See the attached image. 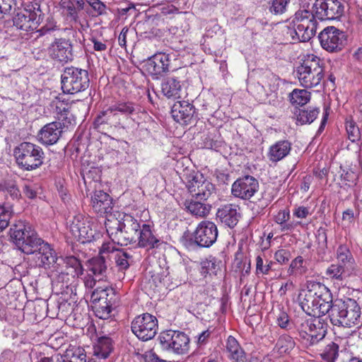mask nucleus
<instances>
[{
	"instance_id": "nucleus-46",
	"label": "nucleus",
	"mask_w": 362,
	"mask_h": 362,
	"mask_svg": "<svg viewBox=\"0 0 362 362\" xmlns=\"http://www.w3.org/2000/svg\"><path fill=\"white\" fill-rule=\"evenodd\" d=\"M117 115L120 113L127 116L136 112L137 106L132 102L118 101L113 104Z\"/></svg>"
},
{
	"instance_id": "nucleus-21",
	"label": "nucleus",
	"mask_w": 362,
	"mask_h": 362,
	"mask_svg": "<svg viewBox=\"0 0 362 362\" xmlns=\"http://www.w3.org/2000/svg\"><path fill=\"white\" fill-rule=\"evenodd\" d=\"M194 113V106L187 101H177L171 109L173 118L181 124L190 123Z\"/></svg>"
},
{
	"instance_id": "nucleus-13",
	"label": "nucleus",
	"mask_w": 362,
	"mask_h": 362,
	"mask_svg": "<svg viewBox=\"0 0 362 362\" xmlns=\"http://www.w3.org/2000/svg\"><path fill=\"white\" fill-rule=\"evenodd\" d=\"M322 47L330 52L341 50L346 44L345 33L334 26L325 28L319 35Z\"/></svg>"
},
{
	"instance_id": "nucleus-23",
	"label": "nucleus",
	"mask_w": 362,
	"mask_h": 362,
	"mask_svg": "<svg viewBox=\"0 0 362 362\" xmlns=\"http://www.w3.org/2000/svg\"><path fill=\"white\" fill-rule=\"evenodd\" d=\"M216 216L225 226L233 228L240 218V207L232 204L223 205L218 209Z\"/></svg>"
},
{
	"instance_id": "nucleus-61",
	"label": "nucleus",
	"mask_w": 362,
	"mask_h": 362,
	"mask_svg": "<svg viewBox=\"0 0 362 362\" xmlns=\"http://www.w3.org/2000/svg\"><path fill=\"white\" fill-rule=\"evenodd\" d=\"M277 325L282 329H288L291 328V322L286 313L281 311L276 317Z\"/></svg>"
},
{
	"instance_id": "nucleus-57",
	"label": "nucleus",
	"mask_w": 362,
	"mask_h": 362,
	"mask_svg": "<svg viewBox=\"0 0 362 362\" xmlns=\"http://www.w3.org/2000/svg\"><path fill=\"white\" fill-rule=\"evenodd\" d=\"M40 190V187L38 185L32 182H28L25 184L23 187V192L25 195L30 199H34L39 193Z\"/></svg>"
},
{
	"instance_id": "nucleus-64",
	"label": "nucleus",
	"mask_w": 362,
	"mask_h": 362,
	"mask_svg": "<svg viewBox=\"0 0 362 362\" xmlns=\"http://www.w3.org/2000/svg\"><path fill=\"white\" fill-rule=\"evenodd\" d=\"M256 274H268V266L264 263V260L260 255L256 257Z\"/></svg>"
},
{
	"instance_id": "nucleus-63",
	"label": "nucleus",
	"mask_w": 362,
	"mask_h": 362,
	"mask_svg": "<svg viewBox=\"0 0 362 362\" xmlns=\"http://www.w3.org/2000/svg\"><path fill=\"white\" fill-rule=\"evenodd\" d=\"M93 8L97 14L101 15L105 13L106 6L100 0H86Z\"/></svg>"
},
{
	"instance_id": "nucleus-25",
	"label": "nucleus",
	"mask_w": 362,
	"mask_h": 362,
	"mask_svg": "<svg viewBox=\"0 0 362 362\" xmlns=\"http://www.w3.org/2000/svg\"><path fill=\"white\" fill-rule=\"evenodd\" d=\"M112 200L110 195L103 190H96L91 196V205L95 212L107 214L112 209Z\"/></svg>"
},
{
	"instance_id": "nucleus-55",
	"label": "nucleus",
	"mask_w": 362,
	"mask_h": 362,
	"mask_svg": "<svg viewBox=\"0 0 362 362\" xmlns=\"http://www.w3.org/2000/svg\"><path fill=\"white\" fill-rule=\"evenodd\" d=\"M327 0H316L313 5V12L317 18L320 20H325Z\"/></svg>"
},
{
	"instance_id": "nucleus-39",
	"label": "nucleus",
	"mask_w": 362,
	"mask_h": 362,
	"mask_svg": "<svg viewBox=\"0 0 362 362\" xmlns=\"http://www.w3.org/2000/svg\"><path fill=\"white\" fill-rule=\"evenodd\" d=\"M325 20H332L341 16L344 12V6L339 0H327Z\"/></svg>"
},
{
	"instance_id": "nucleus-15",
	"label": "nucleus",
	"mask_w": 362,
	"mask_h": 362,
	"mask_svg": "<svg viewBox=\"0 0 362 362\" xmlns=\"http://www.w3.org/2000/svg\"><path fill=\"white\" fill-rule=\"evenodd\" d=\"M218 237L217 226L214 222L203 221L199 223L194 234L195 243L201 246L209 247L212 245Z\"/></svg>"
},
{
	"instance_id": "nucleus-36",
	"label": "nucleus",
	"mask_w": 362,
	"mask_h": 362,
	"mask_svg": "<svg viewBox=\"0 0 362 362\" xmlns=\"http://www.w3.org/2000/svg\"><path fill=\"white\" fill-rule=\"evenodd\" d=\"M226 349L230 354V357L235 362L246 361V356L244 351L241 349L238 341L232 336H229L226 341Z\"/></svg>"
},
{
	"instance_id": "nucleus-38",
	"label": "nucleus",
	"mask_w": 362,
	"mask_h": 362,
	"mask_svg": "<svg viewBox=\"0 0 362 362\" xmlns=\"http://www.w3.org/2000/svg\"><path fill=\"white\" fill-rule=\"evenodd\" d=\"M94 355L101 358H106L112 350V340L110 337H100L93 347Z\"/></svg>"
},
{
	"instance_id": "nucleus-44",
	"label": "nucleus",
	"mask_w": 362,
	"mask_h": 362,
	"mask_svg": "<svg viewBox=\"0 0 362 362\" xmlns=\"http://www.w3.org/2000/svg\"><path fill=\"white\" fill-rule=\"evenodd\" d=\"M345 127L349 139L352 143L359 141L361 139V132L358 127L351 117L346 119Z\"/></svg>"
},
{
	"instance_id": "nucleus-28",
	"label": "nucleus",
	"mask_w": 362,
	"mask_h": 362,
	"mask_svg": "<svg viewBox=\"0 0 362 362\" xmlns=\"http://www.w3.org/2000/svg\"><path fill=\"white\" fill-rule=\"evenodd\" d=\"M325 275L331 281L341 284L344 283L347 278L356 276L337 262L331 264L326 269Z\"/></svg>"
},
{
	"instance_id": "nucleus-9",
	"label": "nucleus",
	"mask_w": 362,
	"mask_h": 362,
	"mask_svg": "<svg viewBox=\"0 0 362 362\" xmlns=\"http://www.w3.org/2000/svg\"><path fill=\"white\" fill-rule=\"evenodd\" d=\"M159 341L163 350L177 355H185L189 351L190 339L183 332L164 331L159 335Z\"/></svg>"
},
{
	"instance_id": "nucleus-54",
	"label": "nucleus",
	"mask_w": 362,
	"mask_h": 362,
	"mask_svg": "<svg viewBox=\"0 0 362 362\" xmlns=\"http://www.w3.org/2000/svg\"><path fill=\"white\" fill-rule=\"evenodd\" d=\"M357 175L352 171L343 170L340 175V184L341 185L351 187L356 184Z\"/></svg>"
},
{
	"instance_id": "nucleus-1",
	"label": "nucleus",
	"mask_w": 362,
	"mask_h": 362,
	"mask_svg": "<svg viewBox=\"0 0 362 362\" xmlns=\"http://www.w3.org/2000/svg\"><path fill=\"white\" fill-rule=\"evenodd\" d=\"M10 237L21 252L33 255L35 267L49 269L54 281L67 287L71 278L82 275L83 267L79 259L74 256L58 257L53 247L40 238L28 223L19 221L15 223L10 228Z\"/></svg>"
},
{
	"instance_id": "nucleus-5",
	"label": "nucleus",
	"mask_w": 362,
	"mask_h": 362,
	"mask_svg": "<svg viewBox=\"0 0 362 362\" xmlns=\"http://www.w3.org/2000/svg\"><path fill=\"white\" fill-rule=\"evenodd\" d=\"M329 318L334 326L351 327L361 322V308L352 298L336 299Z\"/></svg>"
},
{
	"instance_id": "nucleus-59",
	"label": "nucleus",
	"mask_w": 362,
	"mask_h": 362,
	"mask_svg": "<svg viewBox=\"0 0 362 362\" xmlns=\"http://www.w3.org/2000/svg\"><path fill=\"white\" fill-rule=\"evenodd\" d=\"M354 221V213L352 209H347L343 212L341 226L343 228H346L351 226Z\"/></svg>"
},
{
	"instance_id": "nucleus-50",
	"label": "nucleus",
	"mask_w": 362,
	"mask_h": 362,
	"mask_svg": "<svg viewBox=\"0 0 362 362\" xmlns=\"http://www.w3.org/2000/svg\"><path fill=\"white\" fill-rule=\"evenodd\" d=\"M117 112L114 108L113 104L108 107L107 109L103 110L96 117L95 123L98 124H102L104 123L110 122L116 116Z\"/></svg>"
},
{
	"instance_id": "nucleus-30",
	"label": "nucleus",
	"mask_w": 362,
	"mask_h": 362,
	"mask_svg": "<svg viewBox=\"0 0 362 362\" xmlns=\"http://www.w3.org/2000/svg\"><path fill=\"white\" fill-rule=\"evenodd\" d=\"M60 8L63 13L74 21L78 19V13L83 10L85 2L83 0H61Z\"/></svg>"
},
{
	"instance_id": "nucleus-42",
	"label": "nucleus",
	"mask_w": 362,
	"mask_h": 362,
	"mask_svg": "<svg viewBox=\"0 0 362 362\" xmlns=\"http://www.w3.org/2000/svg\"><path fill=\"white\" fill-rule=\"evenodd\" d=\"M310 100V93L305 89H294L290 93V101L293 105H304Z\"/></svg>"
},
{
	"instance_id": "nucleus-47",
	"label": "nucleus",
	"mask_w": 362,
	"mask_h": 362,
	"mask_svg": "<svg viewBox=\"0 0 362 362\" xmlns=\"http://www.w3.org/2000/svg\"><path fill=\"white\" fill-rule=\"evenodd\" d=\"M0 190L5 193L6 196L9 195L12 199H18L21 192L16 185L13 181H6L0 185Z\"/></svg>"
},
{
	"instance_id": "nucleus-58",
	"label": "nucleus",
	"mask_w": 362,
	"mask_h": 362,
	"mask_svg": "<svg viewBox=\"0 0 362 362\" xmlns=\"http://www.w3.org/2000/svg\"><path fill=\"white\" fill-rule=\"evenodd\" d=\"M83 284L87 289L91 290L97 284L100 285L101 283H98V277L87 271L86 274L83 277Z\"/></svg>"
},
{
	"instance_id": "nucleus-33",
	"label": "nucleus",
	"mask_w": 362,
	"mask_h": 362,
	"mask_svg": "<svg viewBox=\"0 0 362 362\" xmlns=\"http://www.w3.org/2000/svg\"><path fill=\"white\" fill-rule=\"evenodd\" d=\"M106 269L105 256H98L88 261V272L98 277V283L103 282Z\"/></svg>"
},
{
	"instance_id": "nucleus-31",
	"label": "nucleus",
	"mask_w": 362,
	"mask_h": 362,
	"mask_svg": "<svg viewBox=\"0 0 362 362\" xmlns=\"http://www.w3.org/2000/svg\"><path fill=\"white\" fill-rule=\"evenodd\" d=\"M161 90L168 98H180L182 91L180 81L173 76L167 78L161 83Z\"/></svg>"
},
{
	"instance_id": "nucleus-40",
	"label": "nucleus",
	"mask_w": 362,
	"mask_h": 362,
	"mask_svg": "<svg viewBox=\"0 0 362 362\" xmlns=\"http://www.w3.org/2000/svg\"><path fill=\"white\" fill-rule=\"evenodd\" d=\"M58 119L62 122L64 127L71 125L75 118L69 112V106L67 104H64L59 102L56 106Z\"/></svg>"
},
{
	"instance_id": "nucleus-20",
	"label": "nucleus",
	"mask_w": 362,
	"mask_h": 362,
	"mask_svg": "<svg viewBox=\"0 0 362 362\" xmlns=\"http://www.w3.org/2000/svg\"><path fill=\"white\" fill-rule=\"evenodd\" d=\"M136 241L140 247L147 250L158 247L160 244V240L154 235L153 225L150 223H142L138 235H136V239L133 240V242Z\"/></svg>"
},
{
	"instance_id": "nucleus-10",
	"label": "nucleus",
	"mask_w": 362,
	"mask_h": 362,
	"mask_svg": "<svg viewBox=\"0 0 362 362\" xmlns=\"http://www.w3.org/2000/svg\"><path fill=\"white\" fill-rule=\"evenodd\" d=\"M42 11L35 2L30 4L13 18V25L20 30L33 31L37 28L41 21Z\"/></svg>"
},
{
	"instance_id": "nucleus-52",
	"label": "nucleus",
	"mask_w": 362,
	"mask_h": 362,
	"mask_svg": "<svg viewBox=\"0 0 362 362\" xmlns=\"http://www.w3.org/2000/svg\"><path fill=\"white\" fill-rule=\"evenodd\" d=\"M12 214V209L10 206H5L0 204V232L7 228Z\"/></svg>"
},
{
	"instance_id": "nucleus-53",
	"label": "nucleus",
	"mask_w": 362,
	"mask_h": 362,
	"mask_svg": "<svg viewBox=\"0 0 362 362\" xmlns=\"http://www.w3.org/2000/svg\"><path fill=\"white\" fill-rule=\"evenodd\" d=\"M117 265L120 269H126L129 267V259L131 257L127 252L122 250H117L113 257Z\"/></svg>"
},
{
	"instance_id": "nucleus-41",
	"label": "nucleus",
	"mask_w": 362,
	"mask_h": 362,
	"mask_svg": "<svg viewBox=\"0 0 362 362\" xmlns=\"http://www.w3.org/2000/svg\"><path fill=\"white\" fill-rule=\"evenodd\" d=\"M295 346V341L293 338L288 335H281L274 346V350L279 354L289 353Z\"/></svg>"
},
{
	"instance_id": "nucleus-11",
	"label": "nucleus",
	"mask_w": 362,
	"mask_h": 362,
	"mask_svg": "<svg viewBox=\"0 0 362 362\" xmlns=\"http://www.w3.org/2000/svg\"><path fill=\"white\" fill-rule=\"evenodd\" d=\"M132 332L141 340L153 339L158 332V320L149 313L136 316L132 322Z\"/></svg>"
},
{
	"instance_id": "nucleus-8",
	"label": "nucleus",
	"mask_w": 362,
	"mask_h": 362,
	"mask_svg": "<svg viewBox=\"0 0 362 362\" xmlns=\"http://www.w3.org/2000/svg\"><path fill=\"white\" fill-rule=\"evenodd\" d=\"M61 78L62 89L65 93L75 94L85 90L89 86L88 73L84 69L67 67Z\"/></svg>"
},
{
	"instance_id": "nucleus-49",
	"label": "nucleus",
	"mask_w": 362,
	"mask_h": 362,
	"mask_svg": "<svg viewBox=\"0 0 362 362\" xmlns=\"http://www.w3.org/2000/svg\"><path fill=\"white\" fill-rule=\"evenodd\" d=\"M291 0H269V11L275 15L285 13Z\"/></svg>"
},
{
	"instance_id": "nucleus-32",
	"label": "nucleus",
	"mask_w": 362,
	"mask_h": 362,
	"mask_svg": "<svg viewBox=\"0 0 362 362\" xmlns=\"http://www.w3.org/2000/svg\"><path fill=\"white\" fill-rule=\"evenodd\" d=\"M123 231L125 234L132 238V241L136 239V235H138L139 230L142 226L143 221L138 220L136 217L125 214L121 219Z\"/></svg>"
},
{
	"instance_id": "nucleus-48",
	"label": "nucleus",
	"mask_w": 362,
	"mask_h": 362,
	"mask_svg": "<svg viewBox=\"0 0 362 362\" xmlns=\"http://www.w3.org/2000/svg\"><path fill=\"white\" fill-rule=\"evenodd\" d=\"M339 346L332 342L327 345L322 352L321 357L326 362H334L338 356Z\"/></svg>"
},
{
	"instance_id": "nucleus-26",
	"label": "nucleus",
	"mask_w": 362,
	"mask_h": 362,
	"mask_svg": "<svg viewBox=\"0 0 362 362\" xmlns=\"http://www.w3.org/2000/svg\"><path fill=\"white\" fill-rule=\"evenodd\" d=\"M116 295L114 289L105 281L104 285H97L96 288L90 291V300L93 305L100 303H115Z\"/></svg>"
},
{
	"instance_id": "nucleus-2",
	"label": "nucleus",
	"mask_w": 362,
	"mask_h": 362,
	"mask_svg": "<svg viewBox=\"0 0 362 362\" xmlns=\"http://www.w3.org/2000/svg\"><path fill=\"white\" fill-rule=\"evenodd\" d=\"M298 302L302 310L313 317L304 320L297 327V330L303 343L313 346L322 340L327 333V326L321 321L316 293L313 288L303 290L298 296Z\"/></svg>"
},
{
	"instance_id": "nucleus-6",
	"label": "nucleus",
	"mask_w": 362,
	"mask_h": 362,
	"mask_svg": "<svg viewBox=\"0 0 362 362\" xmlns=\"http://www.w3.org/2000/svg\"><path fill=\"white\" fill-rule=\"evenodd\" d=\"M18 165L26 170H35L43 163L44 152L42 148L30 142H22L14 149Z\"/></svg>"
},
{
	"instance_id": "nucleus-24",
	"label": "nucleus",
	"mask_w": 362,
	"mask_h": 362,
	"mask_svg": "<svg viewBox=\"0 0 362 362\" xmlns=\"http://www.w3.org/2000/svg\"><path fill=\"white\" fill-rule=\"evenodd\" d=\"M337 263L357 276L358 267L352 252L346 245H340L335 251Z\"/></svg>"
},
{
	"instance_id": "nucleus-34",
	"label": "nucleus",
	"mask_w": 362,
	"mask_h": 362,
	"mask_svg": "<svg viewBox=\"0 0 362 362\" xmlns=\"http://www.w3.org/2000/svg\"><path fill=\"white\" fill-rule=\"evenodd\" d=\"M290 211L288 209L279 210L274 216V220L276 223L280 226L281 232L288 233L293 230V229L300 223L297 221L288 222L290 219Z\"/></svg>"
},
{
	"instance_id": "nucleus-16",
	"label": "nucleus",
	"mask_w": 362,
	"mask_h": 362,
	"mask_svg": "<svg viewBox=\"0 0 362 362\" xmlns=\"http://www.w3.org/2000/svg\"><path fill=\"white\" fill-rule=\"evenodd\" d=\"M109 238L117 245H127L132 243V238L123 231L121 220L110 216L105 223Z\"/></svg>"
},
{
	"instance_id": "nucleus-19",
	"label": "nucleus",
	"mask_w": 362,
	"mask_h": 362,
	"mask_svg": "<svg viewBox=\"0 0 362 362\" xmlns=\"http://www.w3.org/2000/svg\"><path fill=\"white\" fill-rule=\"evenodd\" d=\"M312 288H314L316 293L318 310L320 317L329 313V315L332 313L333 308L332 296L329 289L324 284L320 283H315L312 284Z\"/></svg>"
},
{
	"instance_id": "nucleus-35",
	"label": "nucleus",
	"mask_w": 362,
	"mask_h": 362,
	"mask_svg": "<svg viewBox=\"0 0 362 362\" xmlns=\"http://www.w3.org/2000/svg\"><path fill=\"white\" fill-rule=\"evenodd\" d=\"M185 206L188 212L197 217L206 216L211 210V206L204 202L197 200H187Z\"/></svg>"
},
{
	"instance_id": "nucleus-27",
	"label": "nucleus",
	"mask_w": 362,
	"mask_h": 362,
	"mask_svg": "<svg viewBox=\"0 0 362 362\" xmlns=\"http://www.w3.org/2000/svg\"><path fill=\"white\" fill-rule=\"evenodd\" d=\"M291 151V143L288 140H280L270 146L267 158L272 163H277L286 158Z\"/></svg>"
},
{
	"instance_id": "nucleus-43",
	"label": "nucleus",
	"mask_w": 362,
	"mask_h": 362,
	"mask_svg": "<svg viewBox=\"0 0 362 362\" xmlns=\"http://www.w3.org/2000/svg\"><path fill=\"white\" fill-rule=\"evenodd\" d=\"M319 113V108L300 110L297 114V122L300 124H310L317 118Z\"/></svg>"
},
{
	"instance_id": "nucleus-51",
	"label": "nucleus",
	"mask_w": 362,
	"mask_h": 362,
	"mask_svg": "<svg viewBox=\"0 0 362 362\" xmlns=\"http://www.w3.org/2000/svg\"><path fill=\"white\" fill-rule=\"evenodd\" d=\"M115 303H100L93 305L97 317L100 319H107L110 317L112 305Z\"/></svg>"
},
{
	"instance_id": "nucleus-7",
	"label": "nucleus",
	"mask_w": 362,
	"mask_h": 362,
	"mask_svg": "<svg viewBox=\"0 0 362 362\" xmlns=\"http://www.w3.org/2000/svg\"><path fill=\"white\" fill-rule=\"evenodd\" d=\"M66 224L74 238L81 243H90L99 236L93 219L82 214L70 216Z\"/></svg>"
},
{
	"instance_id": "nucleus-29",
	"label": "nucleus",
	"mask_w": 362,
	"mask_h": 362,
	"mask_svg": "<svg viewBox=\"0 0 362 362\" xmlns=\"http://www.w3.org/2000/svg\"><path fill=\"white\" fill-rule=\"evenodd\" d=\"M55 362H86V356L83 349L70 346L63 355H57Z\"/></svg>"
},
{
	"instance_id": "nucleus-22",
	"label": "nucleus",
	"mask_w": 362,
	"mask_h": 362,
	"mask_svg": "<svg viewBox=\"0 0 362 362\" xmlns=\"http://www.w3.org/2000/svg\"><path fill=\"white\" fill-rule=\"evenodd\" d=\"M62 134V124L57 122L45 124L37 134V140L44 145H53L57 142Z\"/></svg>"
},
{
	"instance_id": "nucleus-45",
	"label": "nucleus",
	"mask_w": 362,
	"mask_h": 362,
	"mask_svg": "<svg viewBox=\"0 0 362 362\" xmlns=\"http://www.w3.org/2000/svg\"><path fill=\"white\" fill-rule=\"evenodd\" d=\"M307 271L304 259L301 256L296 257L290 264L288 273L290 276L304 274Z\"/></svg>"
},
{
	"instance_id": "nucleus-56",
	"label": "nucleus",
	"mask_w": 362,
	"mask_h": 362,
	"mask_svg": "<svg viewBox=\"0 0 362 362\" xmlns=\"http://www.w3.org/2000/svg\"><path fill=\"white\" fill-rule=\"evenodd\" d=\"M115 243L113 241L104 243L100 250V256H105L106 258L108 257V255L111 254L114 257L116 251L119 250L116 248Z\"/></svg>"
},
{
	"instance_id": "nucleus-37",
	"label": "nucleus",
	"mask_w": 362,
	"mask_h": 362,
	"mask_svg": "<svg viewBox=\"0 0 362 362\" xmlns=\"http://www.w3.org/2000/svg\"><path fill=\"white\" fill-rule=\"evenodd\" d=\"M221 267L222 262L221 260L214 257H209L201 262L200 272L204 276H206L208 274L216 275L221 270Z\"/></svg>"
},
{
	"instance_id": "nucleus-60",
	"label": "nucleus",
	"mask_w": 362,
	"mask_h": 362,
	"mask_svg": "<svg viewBox=\"0 0 362 362\" xmlns=\"http://www.w3.org/2000/svg\"><path fill=\"white\" fill-rule=\"evenodd\" d=\"M291 258V252L285 249H280L274 253V259L279 264H285Z\"/></svg>"
},
{
	"instance_id": "nucleus-4",
	"label": "nucleus",
	"mask_w": 362,
	"mask_h": 362,
	"mask_svg": "<svg viewBox=\"0 0 362 362\" xmlns=\"http://www.w3.org/2000/svg\"><path fill=\"white\" fill-rule=\"evenodd\" d=\"M320 59L313 54L304 55L296 68L295 73L301 86L312 88L319 86L324 77Z\"/></svg>"
},
{
	"instance_id": "nucleus-14",
	"label": "nucleus",
	"mask_w": 362,
	"mask_h": 362,
	"mask_svg": "<svg viewBox=\"0 0 362 362\" xmlns=\"http://www.w3.org/2000/svg\"><path fill=\"white\" fill-rule=\"evenodd\" d=\"M259 182L256 178L245 175L237 179L232 185L231 193L237 198L250 199L258 191Z\"/></svg>"
},
{
	"instance_id": "nucleus-12",
	"label": "nucleus",
	"mask_w": 362,
	"mask_h": 362,
	"mask_svg": "<svg viewBox=\"0 0 362 362\" xmlns=\"http://www.w3.org/2000/svg\"><path fill=\"white\" fill-rule=\"evenodd\" d=\"M185 183L189 192L196 196V199L206 200L214 190V186L206 180L204 175L199 172L187 174Z\"/></svg>"
},
{
	"instance_id": "nucleus-3",
	"label": "nucleus",
	"mask_w": 362,
	"mask_h": 362,
	"mask_svg": "<svg viewBox=\"0 0 362 362\" xmlns=\"http://www.w3.org/2000/svg\"><path fill=\"white\" fill-rule=\"evenodd\" d=\"M317 21L313 12L306 8L299 9L287 28V38L293 42H308L316 33Z\"/></svg>"
},
{
	"instance_id": "nucleus-62",
	"label": "nucleus",
	"mask_w": 362,
	"mask_h": 362,
	"mask_svg": "<svg viewBox=\"0 0 362 362\" xmlns=\"http://www.w3.org/2000/svg\"><path fill=\"white\" fill-rule=\"evenodd\" d=\"M293 216L298 218H305L308 216L311 215V211L309 207L304 206H296L293 210Z\"/></svg>"
},
{
	"instance_id": "nucleus-18",
	"label": "nucleus",
	"mask_w": 362,
	"mask_h": 362,
	"mask_svg": "<svg viewBox=\"0 0 362 362\" xmlns=\"http://www.w3.org/2000/svg\"><path fill=\"white\" fill-rule=\"evenodd\" d=\"M144 68L151 76H161L169 71V55L165 53H157L145 62Z\"/></svg>"
},
{
	"instance_id": "nucleus-17",
	"label": "nucleus",
	"mask_w": 362,
	"mask_h": 362,
	"mask_svg": "<svg viewBox=\"0 0 362 362\" xmlns=\"http://www.w3.org/2000/svg\"><path fill=\"white\" fill-rule=\"evenodd\" d=\"M48 54L52 59L60 62L67 63L74 58L70 41L63 38L57 39L50 45Z\"/></svg>"
}]
</instances>
